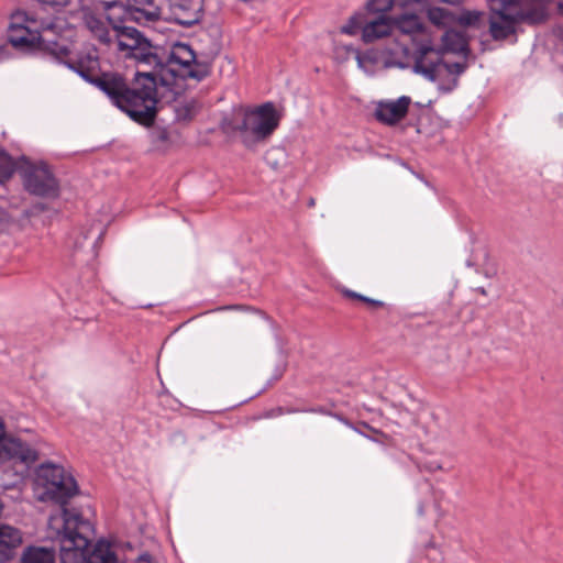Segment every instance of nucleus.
Segmentation results:
<instances>
[{
    "label": "nucleus",
    "mask_w": 563,
    "mask_h": 563,
    "mask_svg": "<svg viewBox=\"0 0 563 563\" xmlns=\"http://www.w3.org/2000/svg\"><path fill=\"white\" fill-rule=\"evenodd\" d=\"M47 210V206L43 202L34 203L29 210L25 211L27 217H34Z\"/></svg>",
    "instance_id": "cd10ccee"
},
{
    "label": "nucleus",
    "mask_w": 563,
    "mask_h": 563,
    "mask_svg": "<svg viewBox=\"0 0 563 563\" xmlns=\"http://www.w3.org/2000/svg\"><path fill=\"white\" fill-rule=\"evenodd\" d=\"M423 0H401L404 4L420 3Z\"/></svg>",
    "instance_id": "58836bf2"
},
{
    "label": "nucleus",
    "mask_w": 563,
    "mask_h": 563,
    "mask_svg": "<svg viewBox=\"0 0 563 563\" xmlns=\"http://www.w3.org/2000/svg\"><path fill=\"white\" fill-rule=\"evenodd\" d=\"M8 55V45L0 43V58Z\"/></svg>",
    "instance_id": "4c0bfd02"
},
{
    "label": "nucleus",
    "mask_w": 563,
    "mask_h": 563,
    "mask_svg": "<svg viewBox=\"0 0 563 563\" xmlns=\"http://www.w3.org/2000/svg\"><path fill=\"white\" fill-rule=\"evenodd\" d=\"M134 563H161L158 559H156L154 555L150 554L148 552L141 553L136 559Z\"/></svg>",
    "instance_id": "c85d7f7f"
},
{
    "label": "nucleus",
    "mask_w": 563,
    "mask_h": 563,
    "mask_svg": "<svg viewBox=\"0 0 563 563\" xmlns=\"http://www.w3.org/2000/svg\"><path fill=\"white\" fill-rule=\"evenodd\" d=\"M365 15L364 13L352 15L347 23L341 27V32L349 35H355L358 31L363 32Z\"/></svg>",
    "instance_id": "a878e982"
},
{
    "label": "nucleus",
    "mask_w": 563,
    "mask_h": 563,
    "mask_svg": "<svg viewBox=\"0 0 563 563\" xmlns=\"http://www.w3.org/2000/svg\"><path fill=\"white\" fill-rule=\"evenodd\" d=\"M21 163L19 173L29 194L52 199L59 196V183L46 163L34 164L25 156L21 157Z\"/></svg>",
    "instance_id": "6e6552de"
},
{
    "label": "nucleus",
    "mask_w": 563,
    "mask_h": 563,
    "mask_svg": "<svg viewBox=\"0 0 563 563\" xmlns=\"http://www.w3.org/2000/svg\"><path fill=\"white\" fill-rule=\"evenodd\" d=\"M393 2L394 0H371L368 2V9L380 14L374 19H367L365 15V24L362 34L364 43L369 44L391 34L394 30L393 18L386 15V12L391 9Z\"/></svg>",
    "instance_id": "1a4fd4ad"
},
{
    "label": "nucleus",
    "mask_w": 563,
    "mask_h": 563,
    "mask_svg": "<svg viewBox=\"0 0 563 563\" xmlns=\"http://www.w3.org/2000/svg\"><path fill=\"white\" fill-rule=\"evenodd\" d=\"M10 222H11V216L4 208L0 207V227L9 224Z\"/></svg>",
    "instance_id": "2f4dec72"
},
{
    "label": "nucleus",
    "mask_w": 563,
    "mask_h": 563,
    "mask_svg": "<svg viewBox=\"0 0 563 563\" xmlns=\"http://www.w3.org/2000/svg\"><path fill=\"white\" fill-rule=\"evenodd\" d=\"M123 8V18L128 21H133L139 24H144L147 22H154L159 19L161 12L154 3H147L144 5L132 4H122Z\"/></svg>",
    "instance_id": "dca6fc26"
},
{
    "label": "nucleus",
    "mask_w": 563,
    "mask_h": 563,
    "mask_svg": "<svg viewBox=\"0 0 563 563\" xmlns=\"http://www.w3.org/2000/svg\"><path fill=\"white\" fill-rule=\"evenodd\" d=\"M63 530L59 532V556L62 563H73L86 556L92 526L80 512L66 507L63 508Z\"/></svg>",
    "instance_id": "423d86ee"
},
{
    "label": "nucleus",
    "mask_w": 563,
    "mask_h": 563,
    "mask_svg": "<svg viewBox=\"0 0 563 563\" xmlns=\"http://www.w3.org/2000/svg\"><path fill=\"white\" fill-rule=\"evenodd\" d=\"M393 27L408 35L423 34L426 31L421 19L415 13L393 18Z\"/></svg>",
    "instance_id": "aec40b11"
},
{
    "label": "nucleus",
    "mask_w": 563,
    "mask_h": 563,
    "mask_svg": "<svg viewBox=\"0 0 563 563\" xmlns=\"http://www.w3.org/2000/svg\"><path fill=\"white\" fill-rule=\"evenodd\" d=\"M282 154V151L279 148H272L266 152L265 154V161L266 163L275 170L279 169L282 166L280 162L277 158H274L275 154Z\"/></svg>",
    "instance_id": "bb28decb"
},
{
    "label": "nucleus",
    "mask_w": 563,
    "mask_h": 563,
    "mask_svg": "<svg viewBox=\"0 0 563 563\" xmlns=\"http://www.w3.org/2000/svg\"><path fill=\"white\" fill-rule=\"evenodd\" d=\"M306 412L329 415L330 412L322 406L306 408Z\"/></svg>",
    "instance_id": "f704fd0d"
},
{
    "label": "nucleus",
    "mask_w": 563,
    "mask_h": 563,
    "mask_svg": "<svg viewBox=\"0 0 563 563\" xmlns=\"http://www.w3.org/2000/svg\"><path fill=\"white\" fill-rule=\"evenodd\" d=\"M56 551L54 548L41 545H27L23 549L20 563H55Z\"/></svg>",
    "instance_id": "f3484780"
},
{
    "label": "nucleus",
    "mask_w": 563,
    "mask_h": 563,
    "mask_svg": "<svg viewBox=\"0 0 563 563\" xmlns=\"http://www.w3.org/2000/svg\"><path fill=\"white\" fill-rule=\"evenodd\" d=\"M178 133L169 131L167 128L156 126L151 133V143L156 151L166 152L178 139Z\"/></svg>",
    "instance_id": "4be33fe9"
},
{
    "label": "nucleus",
    "mask_w": 563,
    "mask_h": 563,
    "mask_svg": "<svg viewBox=\"0 0 563 563\" xmlns=\"http://www.w3.org/2000/svg\"><path fill=\"white\" fill-rule=\"evenodd\" d=\"M101 563H117V556L113 552L111 551H107L102 556H101Z\"/></svg>",
    "instance_id": "72a5a7b5"
},
{
    "label": "nucleus",
    "mask_w": 563,
    "mask_h": 563,
    "mask_svg": "<svg viewBox=\"0 0 563 563\" xmlns=\"http://www.w3.org/2000/svg\"><path fill=\"white\" fill-rule=\"evenodd\" d=\"M487 1H488V3H492V0H487Z\"/></svg>",
    "instance_id": "a18cd8bd"
},
{
    "label": "nucleus",
    "mask_w": 563,
    "mask_h": 563,
    "mask_svg": "<svg viewBox=\"0 0 563 563\" xmlns=\"http://www.w3.org/2000/svg\"><path fill=\"white\" fill-rule=\"evenodd\" d=\"M118 7V3L117 2H110L108 4V8L111 9V8H117Z\"/></svg>",
    "instance_id": "a19ab883"
},
{
    "label": "nucleus",
    "mask_w": 563,
    "mask_h": 563,
    "mask_svg": "<svg viewBox=\"0 0 563 563\" xmlns=\"http://www.w3.org/2000/svg\"><path fill=\"white\" fill-rule=\"evenodd\" d=\"M107 20L114 32L119 51L128 52L126 56L148 66L156 45L152 44L137 29L126 25L128 20L123 16L117 18L109 14Z\"/></svg>",
    "instance_id": "0eeeda50"
},
{
    "label": "nucleus",
    "mask_w": 563,
    "mask_h": 563,
    "mask_svg": "<svg viewBox=\"0 0 563 563\" xmlns=\"http://www.w3.org/2000/svg\"><path fill=\"white\" fill-rule=\"evenodd\" d=\"M553 0H492L486 21L487 33L495 42L514 37L517 41V25L544 23Z\"/></svg>",
    "instance_id": "7ed1b4c3"
},
{
    "label": "nucleus",
    "mask_w": 563,
    "mask_h": 563,
    "mask_svg": "<svg viewBox=\"0 0 563 563\" xmlns=\"http://www.w3.org/2000/svg\"><path fill=\"white\" fill-rule=\"evenodd\" d=\"M479 292L485 294V289L484 288L479 289Z\"/></svg>",
    "instance_id": "c03bdc74"
},
{
    "label": "nucleus",
    "mask_w": 563,
    "mask_h": 563,
    "mask_svg": "<svg viewBox=\"0 0 563 563\" xmlns=\"http://www.w3.org/2000/svg\"><path fill=\"white\" fill-rule=\"evenodd\" d=\"M558 10H559L560 12H562V11H563V1H559V2H558Z\"/></svg>",
    "instance_id": "ea45409f"
},
{
    "label": "nucleus",
    "mask_w": 563,
    "mask_h": 563,
    "mask_svg": "<svg viewBox=\"0 0 563 563\" xmlns=\"http://www.w3.org/2000/svg\"><path fill=\"white\" fill-rule=\"evenodd\" d=\"M487 18L488 13L479 11H467L462 14L461 22L466 26L482 29L486 27Z\"/></svg>",
    "instance_id": "393cba45"
},
{
    "label": "nucleus",
    "mask_w": 563,
    "mask_h": 563,
    "mask_svg": "<svg viewBox=\"0 0 563 563\" xmlns=\"http://www.w3.org/2000/svg\"><path fill=\"white\" fill-rule=\"evenodd\" d=\"M22 543V533L19 529L0 525V563L13 558L14 550Z\"/></svg>",
    "instance_id": "2eb2a0df"
},
{
    "label": "nucleus",
    "mask_w": 563,
    "mask_h": 563,
    "mask_svg": "<svg viewBox=\"0 0 563 563\" xmlns=\"http://www.w3.org/2000/svg\"><path fill=\"white\" fill-rule=\"evenodd\" d=\"M67 475L63 466L47 462L43 463L36 470V483L44 489L49 486L51 482H55Z\"/></svg>",
    "instance_id": "412c9836"
},
{
    "label": "nucleus",
    "mask_w": 563,
    "mask_h": 563,
    "mask_svg": "<svg viewBox=\"0 0 563 563\" xmlns=\"http://www.w3.org/2000/svg\"><path fill=\"white\" fill-rule=\"evenodd\" d=\"M77 493V482L70 474H67L63 478L51 482L49 486L42 493L41 499L44 501L51 500L65 506Z\"/></svg>",
    "instance_id": "ddd939ff"
},
{
    "label": "nucleus",
    "mask_w": 563,
    "mask_h": 563,
    "mask_svg": "<svg viewBox=\"0 0 563 563\" xmlns=\"http://www.w3.org/2000/svg\"><path fill=\"white\" fill-rule=\"evenodd\" d=\"M15 170H19L18 164L5 150L0 147V184L8 181Z\"/></svg>",
    "instance_id": "5701e85b"
},
{
    "label": "nucleus",
    "mask_w": 563,
    "mask_h": 563,
    "mask_svg": "<svg viewBox=\"0 0 563 563\" xmlns=\"http://www.w3.org/2000/svg\"><path fill=\"white\" fill-rule=\"evenodd\" d=\"M467 68L466 63H446L443 60L442 52L434 48L430 41L422 42L415 51V63L412 70L422 75L429 81H441L443 76H452L448 82H440L439 88L445 92L457 87L459 76Z\"/></svg>",
    "instance_id": "39448f33"
},
{
    "label": "nucleus",
    "mask_w": 563,
    "mask_h": 563,
    "mask_svg": "<svg viewBox=\"0 0 563 563\" xmlns=\"http://www.w3.org/2000/svg\"><path fill=\"white\" fill-rule=\"evenodd\" d=\"M343 295H344V297L353 299V300L362 301L364 299L363 295H361V294H358L356 291L350 290V289L343 290Z\"/></svg>",
    "instance_id": "473e14b6"
},
{
    "label": "nucleus",
    "mask_w": 563,
    "mask_h": 563,
    "mask_svg": "<svg viewBox=\"0 0 563 563\" xmlns=\"http://www.w3.org/2000/svg\"><path fill=\"white\" fill-rule=\"evenodd\" d=\"M282 113L271 101L254 108H241L225 123V129L240 133L243 145L253 150L258 143L267 141L279 126Z\"/></svg>",
    "instance_id": "20e7f679"
},
{
    "label": "nucleus",
    "mask_w": 563,
    "mask_h": 563,
    "mask_svg": "<svg viewBox=\"0 0 563 563\" xmlns=\"http://www.w3.org/2000/svg\"><path fill=\"white\" fill-rule=\"evenodd\" d=\"M443 53L467 54L470 53L466 37L457 31L449 30L442 35V47L438 48Z\"/></svg>",
    "instance_id": "a211bd4d"
},
{
    "label": "nucleus",
    "mask_w": 563,
    "mask_h": 563,
    "mask_svg": "<svg viewBox=\"0 0 563 563\" xmlns=\"http://www.w3.org/2000/svg\"><path fill=\"white\" fill-rule=\"evenodd\" d=\"M174 20L189 27L197 24L203 12V0H169Z\"/></svg>",
    "instance_id": "f8f14e48"
},
{
    "label": "nucleus",
    "mask_w": 563,
    "mask_h": 563,
    "mask_svg": "<svg viewBox=\"0 0 563 563\" xmlns=\"http://www.w3.org/2000/svg\"><path fill=\"white\" fill-rule=\"evenodd\" d=\"M280 412L285 413H298V412H306V408H296V407H289L286 409H279Z\"/></svg>",
    "instance_id": "c9c22d12"
},
{
    "label": "nucleus",
    "mask_w": 563,
    "mask_h": 563,
    "mask_svg": "<svg viewBox=\"0 0 563 563\" xmlns=\"http://www.w3.org/2000/svg\"><path fill=\"white\" fill-rule=\"evenodd\" d=\"M8 43L22 51L38 49L48 55L46 45L52 42L45 41L38 32L31 31L22 24L11 23L8 30Z\"/></svg>",
    "instance_id": "9b49d317"
},
{
    "label": "nucleus",
    "mask_w": 563,
    "mask_h": 563,
    "mask_svg": "<svg viewBox=\"0 0 563 563\" xmlns=\"http://www.w3.org/2000/svg\"><path fill=\"white\" fill-rule=\"evenodd\" d=\"M132 3H135L136 5H144V7H146L147 3H153V2L150 1V0H126L125 4H132Z\"/></svg>",
    "instance_id": "e433bc0d"
},
{
    "label": "nucleus",
    "mask_w": 563,
    "mask_h": 563,
    "mask_svg": "<svg viewBox=\"0 0 563 563\" xmlns=\"http://www.w3.org/2000/svg\"><path fill=\"white\" fill-rule=\"evenodd\" d=\"M82 21L85 26L93 34V36L102 44L109 45L112 42L106 23L93 12L84 13Z\"/></svg>",
    "instance_id": "6ab92c4d"
},
{
    "label": "nucleus",
    "mask_w": 563,
    "mask_h": 563,
    "mask_svg": "<svg viewBox=\"0 0 563 563\" xmlns=\"http://www.w3.org/2000/svg\"><path fill=\"white\" fill-rule=\"evenodd\" d=\"M48 55L77 73L84 80L104 92L111 102L126 113L134 122L150 128L153 125L155 84L150 75L135 74L131 85L113 71L97 74L100 60L97 48L90 46L73 53L57 42L47 44Z\"/></svg>",
    "instance_id": "f257e3e1"
},
{
    "label": "nucleus",
    "mask_w": 563,
    "mask_h": 563,
    "mask_svg": "<svg viewBox=\"0 0 563 563\" xmlns=\"http://www.w3.org/2000/svg\"><path fill=\"white\" fill-rule=\"evenodd\" d=\"M230 307H220L219 310L229 309Z\"/></svg>",
    "instance_id": "79ce46f5"
},
{
    "label": "nucleus",
    "mask_w": 563,
    "mask_h": 563,
    "mask_svg": "<svg viewBox=\"0 0 563 563\" xmlns=\"http://www.w3.org/2000/svg\"><path fill=\"white\" fill-rule=\"evenodd\" d=\"M362 302L368 305L373 309H378L385 307V303L380 300L372 299L369 297L364 296Z\"/></svg>",
    "instance_id": "c756f323"
},
{
    "label": "nucleus",
    "mask_w": 563,
    "mask_h": 563,
    "mask_svg": "<svg viewBox=\"0 0 563 563\" xmlns=\"http://www.w3.org/2000/svg\"><path fill=\"white\" fill-rule=\"evenodd\" d=\"M199 104L195 99L179 103L175 108V117L177 121L189 122L198 113Z\"/></svg>",
    "instance_id": "b1692460"
},
{
    "label": "nucleus",
    "mask_w": 563,
    "mask_h": 563,
    "mask_svg": "<svg viewBox=\"0 0 563 563\" xmlns=\"http://www.w3.org/2000/svg\"><path fill=\"white\" fill-rule=\"evenodd\" d=\"M148 67L152 70L136 71L135 74L150 75L154 79L155 89L153 123L157 115V82L163 86L172 85L176 78L203 80L210 75V67L207 63L197 60L196 53L189 44L176 42L170 49L156 45Z\"/></svg>",
    "instance_id": "f03ea898"
},
{
    "label": "nucleus",
    "mask_w": 563,
    "mask_h": 563,
    "mask_svg": "<svg viewBox=\"0 0 563 563\" xmlns=\"http://www.w3.org/2000/svg\"><path fill=\"white\" fill-rule=\"evenodd\" d=\"M5 424L3 418L0 416V463L14 461L25 464H32L38 459L37 451L30 444L20 439H4Z\"/></svg>",
    "instance_id": "9d476101"
},
{
    "label": "nucleus",
    "mask_w": 563,
    "mask_h": 563,
    "mask_svg": "<svg viewBox=\"0 0 563 563\" xmlns=\"http://www.w3.org/2000/svg\"><path fill=\"white\" fill-rule=\"evenodd\" d=\"M343 422H345L346 424H349L347 420L346 419H343V418H340Z\"/></svg>",
    "instance_id": "37998d69"
},
{
    "label": "nucleus",
    "mask_w": 563,
    "mask_h": 563,
    "mask_svg": "<svg viewBox=\"0 0 563 563\" xmlns=\"http://www.w3.org/2000/svg\"><path fill=\"white\" fill-rule=\"evenodd\" d=\"M410 102L411 99L407 96H402L395 101H382L376 108L375 117L382 123L395 125L406 117Z\"/></svg>",
    "instance_id": "4468645a"
},
{
    "label": "nucleus",
    "mask_w": 563,
    "mask_h": 563,
    "mask_svg": "<svg viewBox=\"0 0 563 563\" xmlns=\"http://www.w3.org/2000/svg\"><path fill=\"white\" fill-rule=\"evenodd\" d=\"M42 4H47L52 7H66L69 3V0H37Z\"/></svg>",
    "instance_id": "7c9ffc66"
}]
</instances>
